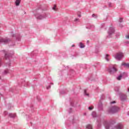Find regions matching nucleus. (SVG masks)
Masks as SVG:
<instances>
[{"label":"nucleus","mask_w":129,"mask_h":129,"mask_svg":"<svg viewBox=\"0 0 129 129\" xmlns=\"http://www.w3.org/2000/svg\"><path fill=\"white\" fill-rule=\"evenodd\" d=\"M14 54V52L10 53V52H6L5 53V58L6 63L7 65H11V64H12L11 63V60L10 59V58H12Z\"/></svg>","instance_id":"1"},{"label":"nucleus","mask_w":129,"mask_h":129,"mask_svg":"<svg viewBox=\"0 0 129 129\" xmlns=\"http://www.w3.org/2000/svg\"><path fill=\"white\" fill-rule=\"evenodd\" d=\"M12 41V39L6 37V38H0V43H2V44H4L5 45H6V44H9L10 42Z\"/></svg>","instance_id":"2"},{"label":"nucleus","mask_w":129,"mask_h":129,"mask_svg":"<svg viewBox=\"0 0 129 129\" xmlns=\"http://www.w3.org/2000/svg\"><path fill=\"white\" fill-rule=\"evenodd\" d=\"M123 57H124V55L122 52H117L114 56V58L116 59V60H118V61H120V60H121Z\"/></svg>","instance_id":"3"},{"label":"nucleus","mask_w":129,"mask_h":129,"mask_svg":"<svg viewBox=\"0 0 129 129\" xmlns=\"http://www.w3.org/2000/svg\"><path fill=\"white\" fill-rule=\"evenodd\" d=\"M114 32H115L114 28L112 27H110L108 31V36L107 37L111 38V35H112V34H114Z\"/></svg>","instance_id":"4"},{"label":"nucleus","mask_w":129,"mask_h":129,"mask_svg":"<svg viewBox=\"0 0 129 129\" xmlns=\"http://www.w3.org/2000/svg\"><path fill=\"white\" fill-rule=\"evenodd\" d=\"M48 17V14L46 13H44L43 14L36 16V19L37 20H42V19H46Z\"/></svg>","instance_id":"5"},{"label":"nucleus","mask_w":129,"mask_h":129,"mask_svg":"<svg viewBox=\"0 0 129 129\" xmlns=\"http://www.w3.org/2000/svg\"><path fill=\"white\" fill-rule=\"evenodd\" d=\"M116 71H117V69H116L115 67H113L112 68H109L108 69V72L110 74H113V73L116 72Z\"/></svg>","instance_id":"6"},{"label":"nucleus","mask_w":129,"mask_h":129,"mask_svg":"<svg viewBox=\"0 0 129 129\" xmlns=\"http://www.w3.org/2000/svg\"><path fill=\"white\" fill-rule=\"evenodd\" d=\"M119 110V108L117 106L113 107L111 109V112H116V111H118Z\"/></svg>","instance_id":"7"},{"label":"nucleus","mask_w":129,"mask_h":129,"mask_svg":"<svg viewBox=\"0 0 129 129\" xmlns=\"http://www.w3.org/2000/svg\"><path fill=\"white\" fill-rule=\"evenodd\" d=\"M12 37H16V39L18 40V41H21V36L19 34L17 35H16V34H13Z\"/></svg>","instance_id":"8"},{"label":"nucleus","mask_w":129,"mask_h":129,"mask_svg":"<svg viewBox=\"0 0 129 129\" xmlns=\"http://www.w3.org/2000/svg\"><path fill=\"white\" fill-rule=\"evenodd\" d=\"M20 4H21V0H16L15 2V5L17 7L20 6Z\"/></svg>","instance_id":"9"},{"label":"nucleus","mask_w":129,"mask_h":129,"mask_svg":"<svg viewBox=\"0 0 129 129\" xmlns=\"http://www.w3.org/2000/svg\"><path fill=\"white\" fill-rule=\"evenodd\" d=\"M80 48H81V49L85 48V45H84V44H83V43H82V42H80V45H79Z\"/></svg>","instance_id":"10"},{"label":"nucleus","mask_w":129,"mask_h":129,"mask_svg":"<svg viewBox=\"0 0 129 129\" xmlns=\"http://www.w3.org/2000/svg\"><path fill=\"white\" fill-rule=\"evenodd\" d=\"M109 54H106L105 59L106 60V61H109Z\"/></svg>","instance_id":"11"},{"label":"nucleus","mask_w":129,"mask_h":129,"mask_svg":"<svg viewBox=\"0 0 129 129\" xmlns=\"http://www.w3.org/2000/svg\"><path fill=\"white\" fill-rule=\"evenodd\" d=\"M123 127V126H122V124H118L117 126V128L118 129H122Z\"/></svg>","instance_id":"12"},{"label":"nucleus","mask_w":129,"mask_h":129,"mask_svg":"<svg viewBox=\"0 0 129 129\" xmlns=\"http://www.w3.org/2000/svg\"><path fill=\"white\" fill-rule=\"evenodd\" d=\"M16 114H12V113H10L9 114V116L10 117H16Z\"/></svg>","instance_id":"13"},{"label":"nucleus","mask_w":129,"mask_h":129,"mask_svg":"<svg viewBox=\"0 0 129 129\" xmlns=\"http://www.w3.org/2000/svg\"><path fill=\"white\" fill-rule=\"evenodd\" d=\"M86 127L87 128L92 129V126L90 124L87 125Z\"/></svg>","instance_id":"14"},{"label":"nucleus","mask_w":129,"mask_h":129,"mask_svg":"<svg viewBox=\"0 0 129 129\" xmlns=\"http://www.w3.org/2000/svg\"><path fill=\"white\" fill-rule=\"evenodd\" d=\"M92 17L95 18V19H97V15L95 14H92Z\"/></svg>","instance_id":"15"},{"label":"nucleus","mask_w":129,"mask_h":129,"mask_svg":"<svg viewBox=\"0 0 129 129\" xmlns=\"http://www.w3.org/2000/svg\"><path fill=\"white\" fill-rule=\"evenodd\" d=\"M122 77V76L121 75H119L117 78V80H120L121 79V78Z\"/></svg>","instance_id":"16"},{"label":"nucleus","mask_w":129,"mask_h":129,"mask_svg":"<svg viewBox=\"0 0 129 129\" xmlns=\"http://www.w3.org/2000/svg\"><path fill=\"white\" fill-rule=\"evenodd\" d=\"M123 66L125 69H129V65H124Z\"/></svg>","instance_id":"17"},{"label":"nucleus","mask_w":129,"mask_h":129,"mask_svg":"<svg viewBox=\"0 0 129 129\" xmlns=\"http://www.w3.org/2000/svg\"><path fill=\"white\" fill-rule=\"evenodd\" d=\"M121 65H129V63L122 62Z\"/></svg>","instance_id":"18"},{"label":"nucleus","mask_w":129,"mask_h":129,"mask_svg":"<svg viewBox=\"0 0 129 129\" xmlns=\"http://www.w3.org/2000/svg\"><path fill=\"white\" fill-rule=\"evenodd\" d=\"M52 10H53V11H57L56 10V5H54V7L52 8Z\"/></svg>","instance_id":"19"},{"label":"nucleus","mask_w":129,"mask_h":129,"mask_svg":"<svg viewBox=\"0 0 129 129\" xmlns=\"http://www.w3.org/2000/svg\"><path fill=\"white\" fill-rule=\"evenodd\" d=\"M123 20V18H120V19H119V23H122Z\"/></svg>","instance_id":"20"},{"label":"nucleus","mask_w":129,"mask_h":129,"mask_svg":"<svg viewBox=\"0 0 129 129\" xmlns=\"http://www.w3.org/2000/svg\"><path fill=\"white\" fill-rule=\"evenodd\" d=\"M109 8H111L112 7V4L111 3L108 4Z\"/></svg>","instance_id":"21"},{"label":"nucleus","mask_w":129,"mask_h":129,"mask_svg":"<svg viewBox=\"0 0 129 129\" xmlns=\"http://www.w3.org/2000/svg\"><path fill=\"white\" fill-rule=\"evenodd\" d=\"M75 22H79V19L76 18V19H75Z\"/></svg>","instance_id":"22"},{"label":"nucleus","mask_w":129,"mask_h":129,"mask_svg":"<svg viewBox=\"0 0 129 129\" xmlns=\"http://www.w3.org/2000/svg\"><path fill=\"white\" fill-rule=\"evenodd\" d=\"M120 36V34H119V33H116V37H118V36Z\"/></svg>","instance_id":"23"},{"label":"nucleus","mask_w":129,"mask_h":129,"mask_svg":"<svg viewBox=\"0 0 129 129\" xmlns=\"http://www.w3.org/2000/svg\"><path fill=\"white\" fill-rule=\"evenodd\" d=\"M85 94L86 95H87V96H89V94H87V93H86V90H85Z\"/></svg>","instance_id":"24"},{"label":"nucleus","mask_w":129,"mask_h":129,"mask_svg":"<svg viewBox=\"0 0 129 129\" xmlns=\"http://www.w3.org/2000/svg\"><path fill=\"white\" fill-rule=\"evenodd\" d=\"M93 108H92V107H89V109L90 110H92V109H93Z\"/></svg>","instance_id":"25"},{"label":"nucleus","mask_w":129,"mask_h":129,"mask_svg":"<svg viewBox=\"0 0 129 129\" xmlns=\"http://www.w3.org/2000/svg\"><path fill=\"white\" fill-rule=\"evenodd\" d=\"M106 129H109V126L108 125L106 126Z\"/></svg>","instance_id":"26"},{"label":"nucleus","mask_w":129,"mask_h":129,"mask_svg":"<svg viewBox=\"0 0 129 129\" xmlns=\"http://www.w3.org/2000/svg\"><path fill=\"white\" fill-rule=\"evenodd\" d=\"M125 98H126V96L124 95V99H125Z\"/></svg>","instance_id":"27"},{"label":"nucleus","mask_w":129,"mask_h":129,"mask_svg":"<svg viewBox=\"0 0 129 129\" xmlns=\"http://www.w3.org/2000/svg\"><path fill=\"white\" fill-rule=\"evenodd\" d=\"M111 103H115V101L111 102Z\"/></svg>","instance_id":"28"},{"label":"nucleus","mask_w":129,"mask_h":129,"mask_svg":"<svg viewBox=\"0 0 129 129\" xmlns=\"http://www.w3.org/2000/svg\"><path fill=\"white\" fill-rule=\"evenodd\" d=\"M78 17H79V18H81V15H78Z\"/></svg>","instance_id":"29"},{"label":"nucleus","mask_w":129,"mask_h":129,"mask_svg":"<svg viewBox=\"0 0 129 129\" xmlns=\"http://www.w3.org/2000/svg\"><path fill=\"white\" fill-rule=\"evenodd\" d=\"M87 44H89V40H88V41H87Z\"/></svg>","instance_id":"30"},{"label":"nucleus","mask_w":129,"mask_h":129,"mask_svg":"<svg viewBox=\"0 0 129 129\" xmlns=\"http://www.w3.org/2000/svg\"><path fill=\"white\" fill-rule=\"evenodd\" d=\"M120 27L121 28H122V25L120 24Z\"/></svg>","instance_id":"31"},{"label":"nucleus","mask_w":129,"mask_h":129,"mask_svg":"<svg viewBox=\"0 0 129 129\" xmlns=\"http://www.w3.org/2000/svg\"><path fill=\"white\" fill-rule=\"evenodd\" d=\"M72 47H75V45L73 44Z\"/></svg>","instance_id":"32"},{"label":"nucleus","mask_w":129,"mask_h":129,"mask_svg":"<svg viewBox=\"0 0 129 129\" xmlns=\"http://www.w3.org/2000/svg\"><path fill=\"white\" fill-rule=\"evenodd\" d=\"M2 64V60H0V65Z\"/></svg>","instance_id":"33"},{"label":"nucleus","mask_w":129,"mask_h":129,"mask_svg":"<svg viewBox=\"0 0 129 129\" xmlns=\"http://www.w3.org/2000/svg\"><path fill=\"white\" fill-rule=\"evenodd\" d=\"M121 98L122 100H123V99H122V97H121Z\"/></svg>","instance_id":"34"},{"label":"nucleus","mask_w":129,"mask_h":129,"mask_svg":"<svg viewBox=\"0 0 129 129\" xmlns=\"http://www.w3.org/2000/svg\"><path fill=\"white\" fill-rule=\"evenodd\" d=\"M102 26H104V24H102Z\"/></svg>","instance_id":"35"},{"label":"nucleus","mask_w":129,"mask_h":129,"mask_svg":"<svg viewBox=\"0 0 129 129\" xmlns=\"http://www.w3.org/2000/svg\"><path fill=\"white\" fill-rule=\"evenodd\" d=\"M97 64H99V62H98Z\"/></svg>","instance_id":"36"},{"label":"nucleus","mask_w":129,"mask_h":129,"mask_svg":"<svg viewBox=\"0 0 129 129\" xmlns=\"http://www.w3.org/2000/svg\"><path fill=\"white\" fill-rule=\"evenodd\" d=\"M0 79H1V77H0Z\"/></svg>","instance_id":"37"},{"label":"nucleus","mask_w":129,"mask_h":129,"mask_svg":"<svg viewBox=\"0 0 129 129\" xmlns=\"http://www.w3.org/2000/svg\"><path fill=\"white\" fill-rule=\"evenodd\" d=\"M128 91H129V89H128Z\"/></svg>","instance_id":"38"}]
</instances>
